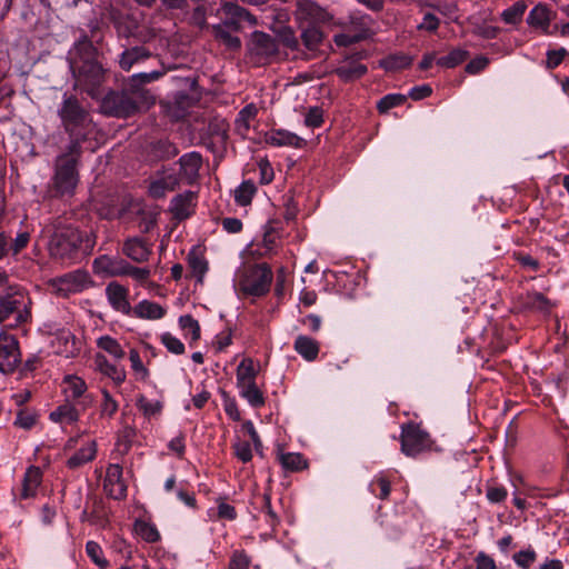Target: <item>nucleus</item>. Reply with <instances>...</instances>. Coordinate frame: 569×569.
<instances>
[{"label":"nucleus","mask_w":569,"mask_h":569,"mask_svg":"<svg viewBox=\"0 0 569 569\" xmlns=\"http://www.w3.org/2000/svg\"><path fill=\"white\" fill-rule=\"evenodd\" d=\"M82 147L74 141L66 144L53 162V176L50 179L49 191L53 197L63 198L73 196L79 183V162Z\"/></svg>","instance_id":"obj_1"},{"label":"nucleus","mask_w":569,"mask_h":569,"mask_svg":"<svg viewBox=\"0 0 569 569\" xmlns=\"http://www.w3.org/2000/svg\"><path fill=\"white\" fill-rule=\"evenodd\" d=\"M94 246L90 234L72 226H54L49 242L50 254L62 262L74 261L80 254L89 253Z\"/></svg>","instance_id":"obj_2"},{"label":"nucleus","mask_w":569,"mask_h":569,"mask_svg":"<svg viewBox=\"0 0 569 569\" xmlns=\"http://www.w3.org/2000/svg\"><path fill=\"white\" fill-rule=\"evenodd\" d=\"M58 116L61 120L64 131L69 136V142L74 141L78 147L87 140L88 130L91 124L89 112L81 106L76 97L63 94L62 102L58 109Z\"/></svg>","instance_id":"obj_3"},{"label":"nucleus","mask_w":569,"mask_h":569,"mask_svg":"<svg viewBox=\"0 0 569 569\" xmlns=\"http://www.w3.org/2000/svg\"><path fill=\"white\" fill-rule=\"evenodd\" d=\"M153 102V98L144 90L110 91L102 98L100 108L108 116L127 118Z\"/></svg>","instance_id":"obj_4"},{"label":"nucleus","mask_w":569,"mask_h":569,"mask_svg":"<svg viewBox=\"0 0 569 569\" xmlns=\"http://www.w3.org/2000/svg\"><path fill=\"white\" fill-rule=\"evenodd\" d=\"M272 271L266 263L246 267L238 276L236 288L246 297L259 298L269 292Z\"/></svg>","instance_id":"obj_5"},{"label":"nucleus","mask_w":569,"mask_h":569,"mask_svg":"<svg viewBox=\"0 0 569 569\" xmlns=\"http://www.w3.org/2000/svg\"><path fill=\"white\" fill-rule=\"evenodd\" d=\"M248 59L254 68L282 60L277 40L263 31H253L247 42Z\"/></svg>","instance_id":"obj_6"},{"label":"nucleus","mask_w":569,"mask_h":569,"mask_svg":"<svg viewBox=\"0 0 569 569\" xmlns=\"http://www.w3.org/2000/svg\"><path fill=\"white\" fill-rule=\"evenodd\" d=\"M29 303L30 300L22 289L9 287L7 292L0 296V322L10 319V317H14V326L26 322L30 317Z\"/></svg>","instance_id":"obj_7"},{"label":"nucleus","mask_w":569,"mask_h":569,"mask_svg":"<svg viewBox=\"0 0 569 569\" xmlns=\"http://www.w3.org/2000/svg\"><path fill=\"white\" fill-rule=\"evenodd\" d=\"M71 71H104L92 43L84 37L69 52Z\"/></svg>","instance_id":"obj_8"},{"label":"nucleus","mask_w":569,"mask_h":569,"mask_svg":"<svg viewBox=\"0 0 569 569\" xmlns=\"http://www.w3.org/2000/svg\"><path fill=\"white\" fill-rule=\"evenodd\" d=\"M61 392L64 400L77 405L82 411L92 407L96 398L88 391V385L83 378L77 375H66L61 381Z\"/></svg>","instance_id":"obj_9"},{"label":"nucleus","mask_w":569,"mask_h":569,"mask_svg":"<svg viewBox=\"0 0 569 569\" xmlns=\"http://www.w3.org/2000/svg\"><path fill=\"white\" fill-rule=\"evenodd\" d=\"M430 447L428 432L416 423L401 427V451L408 457H416Z\"/></svg>","instance_id":"obj_10"},{"label":"nucleus","mask_w":569,"mask_h":569,"mask_svg":"<svg viewBox=\"0 0 569 569\" xmlns=\"http://www.w3.org/2000/svg\"><path fill=\"white\" fill-rule=\"evenodd\" d=\"M295 18L298 26L302 27L321 26L329 22L332 17L313 0H297Z\"/></svg>","instance_id":"obj_11"},{"label":"nucleus","mask_w":569,"mask_h":569,"mask_svg":"<svg viewBox=\"0 0 569 569\" xmlns=\"http://www.w3.org/2000/svg\"><path fill=\"white\" fill-rule=\"evenodd\" d=\"M219 11L224 17L221 23L229 26L234 32H240L244 22L249 27L258 24L257 17L234 1L222 2Z\"/></svg>","instance_id":"obj_12"},{"label":"nucleus","mask_w":569,"mask_h":569,"mask_svg":"<svg viewBox=\"0 0 569 569\" xmlns=\"http://www.w3.org/2000/svg\"><path fill=\"white\" fill-rule=\"evenodd\" d=\"M92 283L90 274L84 270H76L53 280L52 286L58 295L68 297L89 288Z\"/></svg>","instance_id":"obj_13"},{"label":"nucleus","mask_w":569,"mask_h":569,"mask_svg":"<svg viewBox=\"0 0 569 569\" xmlns=\"http://www.w3.org/2000/svg\"><path fill=\"white\" fill-rule=\"evenodd\" d=\"M184 81L189 86V91H178L174 94L170 109L171 116L176 119L183 118L188 109L196 104L201 98V92L198 89V80L194 77H187Z\"/></svg>","instance_id":"obj_14"},{"label":"nucleus","mask_w":569,"mask_h":569,"mask_svg":"<svg viewBox=\"0 0 569 569\" xmlns=\"http://www.w3.org/2000/svg\"><path fill=\"white\" fill-rule=\"evenodd\" d=\"M20 350L13 336L0 332V371L11 373L20 363Z\"/></svg>","instance_id":"obj_15"},{"label":"nucleus","mask_w":569,"mask_h":569,"mask_svg":"<svg viewBox=\"0 0 569 569\" xmlns=\"http://www.w3.org/2000/svg\"><path fill=\"white\" fill-rule=\"evenodd\" d=\"M103 488L112 499L120 500L126 498L127 485L122 478V467L120 465L111 463L108 466Z\"/></svg>","instance_id":"obj_16"},{"label":"nucleus","mask_w":569,"mask_h":569,"mask_svg":"<svg viewBox=\"0 0 569 569\" xmlns=\"http://www.w3.org/2000/svg\"><path fill=\"white\" fill-rule=\"evenodd\" d=\"M179 186V176L172 169H164L149 184V194L152 198H163L168 192Z\"/></svg>","instance_id":"obj_17"},{"label":"nucleus","mask_w":569,"mask_h":569,"mask_svg":"<svg viewBox=\"0 0 569 569\" xmlns=\"http://www.w3.org/2000/svg\"><path fill=\"white\" fill-rule=\"evenodd\" d=\"M122 252L133 262L143 263L152 253V244L140 237H131L124 240Z\"/></svg>","instance_id":"obj_18"},{"label":"nucleus","mask_w":569,"mask_h":569,"mask_svg":"<svg viewBox=\"0 0 569 569\" xmlns=\"http://www.w3.org/2000/svg\"><path fill=\"white\" fill-rule=\"evenodd\" d=\"M74 87L87 92L93 99H101L103 96V76L104 73H72Z\"/></svg>","instance_id":"obj_19"},{"label":"nucleus","mask_w":569,"mask_h":569,"mask_svg":"<svg viewBox=\"0 0 569 569\" xmlns=\"http://www.w3.org/2000/svg\"><path fill=\"white\" fill-rule=\"evenodd\" d=\"M264 141L272 147L302 148L306 140L295 132L286 129H271L264 134Z\"/></svg>","instance_id":"obj_20"},{"label":"nucleus","mask_w":569,"mask_h":569,"mask_svg":"<svg viewBox=\"0 0 569 569\" xmlns=\"http://www.w3.org/2000/svg\"><path fill=\"white\" fill-rule=\"evenodd\" d=\"M108 302L118 312L130 315L131 306L129 302V290L118 282H110L106 287Z\"/></svg>","instance_id":"obj_21"},{"label":"nucleus","mask_w":569,"mask_h":569,"mask_svg":"<svg viewBox=\"0 0 569 569\" xmlns=\"http://www.w3.org/2000/svg\"><path fill=\"white\" fill-rule=\"evenodd\" d=\"M180 177L188 183H193L199 177L202 157L197 151L184 153L179 158Z\"/></svg>","instance_id":"obj_22"},{"label":"nucleus","mask_w":569,"mask_h":569,"mask_svg":"<svg viewBox=\"0 0 569 569\" xmlns=\"http://www.w3.org/2000/svg\"><path fill=\"white\" fill-rule=\"evenodd\" d=\"M96 369L103 376L110 378L113 383L119 387L127 378L123 367L111 363L106 356L97 353L94 357Z\"/></svg>","instance_id":"obj_23"},{"label":"nucleus","mask_w":569,"mask_h":569,"mask_svg":"<svg viewBox=\"0 0 569 569\" xmlns=\"http://www.w3.org/2000/svg\"><path fill=\"white\" fill-rule=\"evenodd\" d=\"M82 410L74 403L64 400L49 415V419L54 423L72 425L80 419Z\"/></svg>","instance_id":"obj_24"},{"label":"nucleus","mask_w":569,"mask_h":569,"mask_svg":"<svg viewBox=\"0 0 569 569\" xmlns=\"http://www.w3.org/2000/svg\"><path fill=\"white\" fill-rule=\"evenodd\" d=\"M127 264L128 261L124 259L101 256L94 260L93 268L98 273H106L111 277H123Z\"/></svg>","instance_id":"obj_25"},{"label":"nucleus","mask_w":569,"mask_h":569,"mask_svg":"<svg viewBox=\"0 0 569 569\" xmlns=\"http://www.w3.org/2000/svg\"><path fill=\"white\" fill-rule=\"evenodd\" d=\"M96 456L97 443L94 440H91L86 442L74 453H72L68 458L66 466L71 470H76L92 461L96 458Z\"/></svg>","instance_id":"obj_26"},{"label":"nucleus","mask_w":569,"mask_h":569,"mask_svg":"<svg viewBox=\"0 0 569 569\" xmlns=\"http://www.w3.org/2000/svg\"><path fill=\"white\" fill-rule=\"evenodd\" d=\"M214 39L228 50L234 51L241 48V40L229 26L217 23L211 27Z\"/></svg>","instance_id":"obj_27"},{"label":"nucleus","mask_w":569,"mask_h":569,"mask_svg":"<svg viewBox=\"0 0 569 569\" xmlns=\"http://www.w3.org/2000/svg\"><path fill=\"white\" fill-rule=\"evenodd\" d=\"M295 351L306 361H315L320 351L319 342L306 335H299L293 342Z\"/></svg>","instance_id":"obj_28"},{"label":"nucleus","mask_w":569,"mask_h":569,"mask_svg":"<svg viewBox=\"0 0 569 569\" xmlns=\"http://www.w3.org/2000/svg\"><path fill=\"white\" fill-rule=\"evenodd\" d=\"M193 201L194 193L191 191L177 194L170 202V211L177 219L183 220L191 214Z\"/></svg>","instance_id":"obj_29"},{"label":"nucleus","mask_w":569,"mask_h":569,"mask_svg":"<svg viewBox=\"0 0 569 569\" xmlns=\"http://www.w3.org/2000/svg\"><path fill=\"white\" fill-rule=\"evenodd\" d=\"M299 29L301 30L300 38L305 48L310 52L318 50L325 38L320 26H302Z\"/></svg>","instance_id":"obj_30"},{"label":"nucleus","mask_w":569,"mask_h":569,"mask_svg":"<svg viewBox=\"0 0 569 569\" xmlns=\"http://www.w3.org/2000/svg\"><path fill=\"white\" fill-rule=\"evenodd\" d=\"M133 315L140 319L158 320L166 315V309L157 302L142 300L133 308Z\"/></svg>","instance_id":"obj_31"},{"label":"nucleus","mask_w":569,"mask_h":569,"mask_svg":"<svg viewBox=\"0 0 569 569\" xmlns=\"http://www.w3.org/2000/svg\"><path fill=\"white\" fill-rule=\"evenodd\" d=\"M42 480V472L38 467H29L24 473L21 496L24 499L36 495Z\"/></svg>","instance_id":"obj_32"},{"label":"nucleus","mask_w":569,"mask_h":569,"mask_svg":"<svg viewBox=\"0 0 569 569\" xmlns=\"http://www.w3.org/2000/svg\"><path fill=\"white\" fill-rule=\"evenodd\" d=\"M282 44L290 51L292 59H310L312 53H306L300 50L299 39L291 28H284L280 33Z\"/></svg>","instance_id":"obj_33"},{"label":"nucleus","mask_w":569,"mask_h":569,"mask_svg":"<svg viewBox=\"0 0 569 569\" xmlns=\"http://www.w3.org/2000/svg\"><path fill=\"white\" fill-rule=\"evenodd\" d=\"M188 267L192 277L197 279V282L202 283L209 269L207 259L202 254L191 251L188 254Z\"/></svg>","instance_id":"obj_34"},{"label":"nucleus","mask_w":569,"mask_h":569,"mask_svg":"<svg viewBox=\"0 0 569 569\" xmlns=\"http://www.w3.org/2000/svg\"><path fill=\"white\" fill-rule=\"evenodd\" d=\"M468 58V52L461 49H453L447 54L438 57L436 60V68L439 69H455L465 62Z\"/></svg>","instance_id":"obj_35"},{"label":"nucleus","mask_w":569,"mask_h":569,"mask_svg":"<svg viewBox=\"0 0 569 569\" xmlns=\"http://www.w3.org/2000/svg\"><path fill=\"white\" fill-rule=\"evenodd\" d=\"M257 370L254 368L253 360L250 358H244L238 366L236 377H237V387L254 383L256 382Z\"/></svg>","instance_id":"obj_36"},{"label":"nucleus","mask_w":569,"mask_h":569,"mask_svg":"<svg viewBox=\"0 0 569 569\" xmlns=\"http://www.w3.org/2000/svg\"><path fill=\"white\" fill-rule=\"evenodd\" d=\"M239 395L247 400L253 408H260L264 405V396L257 383H249L238 387Z\"/></svg>","instance_id":"obj_37"},{"label":"nucleus","mask_w":569,"mask_h":569,"mask_svg":"<svg viewBox=\"0 0 569 569\" xmlns=\"http://www.w3.org/2000/svg\"><path fill=\"white\" fill-rule=\"evenodd\" d=\"M149 57L150 53L143 47H133L122 52L119 63L122 69L129 70L134 63Z\"/></svg>","instance_id":"obj_38"},{"label":"nucleus","mask_w":569,"mask_h":569,"mask_svg":"<svg viewBox=\"0 0 569 569\" xmlns=\"http://www.w3.org/2000/svg\"><path fill=\"white\" fill-rule=\"evenodd\" d=\"M134 532L146 542L154 543L160 540V533L156 525L142 519L134 521Z\"/></svg>","instance_id":"obj_39"},{"label":"nucleus","mask_w":569,"mask_h":569,"mask_svg":"<svg viewBox=\"0 0 569 569\" xmlns=\"http://www.w3.org/2000/svg\"><path fill=\"white\" fill-rule=\"evenodd\" d=\"M527 22L531 27L547 29L550 24V12L545 4H538L529 12Z\"/></svg>","instance_id":"obj_40"},{"label":"nucleus","mask_w":569,"mask_h":569,"mask_svg":"<svg viewBox=\"0 0 569 569\" xmlns=\"http://www.w3.org/2000/svg\"><path fill=\"white\" fill-rule=\"evenodd\" d=\"M96 342H97V347L99 349L109 353L114 359L121 360L124 358L126 352H124L123 348L121 347L119 341L117 339H114L113 337L108 336V335L101 336L97 339Z\"/></svg>","instance_id":"obj_41"},{"label":"nucleus","mask_w":569,"mask_h":569,"mask_svg":"<svg viewBox=\"0 0 569 569\" xmlns=\"http://www.w3.org/2000/svg\"><path fill=\"white\" fill-rule=\"evenodd\" d=\"M387 71H397L412 67V57L406 53L391 54L380 62Z\"/></svg>","instance_id":"obj_42"},{"label":"nucleus","mask_w":569,"mask_h":569,"mask_svg":"<svg viewBox=\"0 0 569 569\" xmlns=\"http://www.w3.org/2000/svg\"><path fill=\"white\" fill-rule=\"evenodd\" d=\"M526 10L527 4L523 1H517L505 9L500 16L505 23L516 26L522 21Z\"/></svg>","instance_id":"obj_43"},{"label":"nucleus","mask_w":569,"mask_h":569,"mask_svg":"<svg viewBox=\"0 0 569 569\" xmlns=\"http://www.w3.org/2000/svg\"><path fill=\"white\" fill-rule=\"evenodd\" d=\"M86 553L99 569H107L109 567V561L106 559L103 550L98 542L93 540L87 541Z\"/></svg>","instance_id":"obj_44"},{"label":"nucleus","mask_w":569,"mask_h":569,"mask_svg":"<svg viewBox=\"0 0 569 569\" xmlns=\"http://www.w3.org/2000/svg\"><path fill=\"white\" fill-rule=\"evenodd\" d=\"M370 492L381 499L386 500L390 496L391 486L390 481L382 475H377L369 483Z\"/></svg>","instance_id":"obj_45"},{"label":"nucleus","mask_w":569,"mask_h":569,"mask_svg":"<svg viewBox=\"0 0 569 569\" xmlns=\"http://www.w3.org/2000/svg\"><path fill=\"white\" fill-rule=\"evenodd\" d=\"M102 399L99 405L101 418H112L118 411L119 403L107 389H101Z\"/></svg>","instance_id":"obj_46"},{"label":"nucleus","mask_w":569,"mask_h":569,"mask_svg":"<svg viewBox=\"0 0 569 569\" xmlns=\"http://www.w3.org/2000/svg\"><path fill=\"white\" fill-rule=\"evenodd\" d=\"M362 27L360 28V32H343L335 36V42L338 47H348L350 44L357 43L361 40L366 39V21L367 19H362Z\"/></svg>","instance_id":"obj_47"},{"label":"nucleus","mask_w":569,"mask_h":569,"mask_svg":"<svg viewBox=\"0 0 569 569\" xmlns=\"http://www.w3.org/2000/svg\"><path fill=\"white\" fill-rule=\"evenodd\" d=\"M281 466L289 471H299L306 468L307 463L303 456L297 452H286L279 456Z\"/></svg>","instance_id":"obj_48"},{"label":"nucleus","mask_w":569,"mask_h":569,"mask_svg":"<svg viewBox=\"0 0 569 569\" xmlns=\"http://www.w3.org/2000/svg\"><path fill=\"white\" fill-rule=\"evenodd\" d=\"M256 191L257 188L252 181H243L234 190V200L239 206H247L251 202Z\"/></svg>","instance_id":"obj_49"},{"label":"nucleus","mask_w":569,"mask_h":569,"mask_svg":"<svg viewBox=\"0 0 569 569\" xmlns=\"http://www.w3.org/2000/svg\"><path fill=\"white\" fill-rule=\"evenodd\" d=\"M137 407L142 413L150 418L161 413L163 405L160 400H150L144 396L137 399Z\"/></svg>","instance_id":"obj_50"},{"label":"nucleus","mask_w":569,"mask_h":569,"mask_svg":"<svg viewBox=\"0 0 569 569\" xmlns=\"http://www.w3.org/2000/svg\"><path fill=\"white\" fill-rule=\"evenodd\" d=\"M179 325L184 331L186 337H190L192 341L200 338L199 322L190 315H184L179 318Z\"/></svg>","instance_id":"obj_51"},{"label":"nucleus","mask_w":569,"mask_h":569,"mask_svg":"<svg viewBox=\"0 0 569 569\" xmlns=\"http://www.w3.org/2000/svg\"><path fill=\"white\" fill-rule=\"evenodd\" d=\"M407 100V97L401 93H389L382 97L378 103L377 109L380 113H386L390 109L401 106Z\"/></svg>","instance_id":"obj_52"},{"label":"nucleus","mask_w":569,"mask_h":569,"mask_svg":"<svg viewBox=\"0 0 569 569\" xmlns=\"http://www.w3.org/2000/svg\"><path fill=\"white\" fill-rule=\"evenodd\" d=\"M258 114V108L253 103H249L243 107L236 119L238 128L248 130L250 128V121L253 120Z\"/></svg>","instance_id":"obj_53"},{"label":"nucleus","mask_w":569,"mask_h":569,"mask_svg":"<svg viewBox=\"0 0 569 569\" xmlns=\"http://www.w3.org/2000/svg\"><path fill=\"white\" fill-rule=\"evenodd\" d=\"M512 559L518 567H520L522 569H528L536 561L537 553L531 547H529L525 550H520L519 552H516L513 555Z\"/></svg>","instance_id":"obj_54"},{"label":"nucleus","mask_w":569,"mask_h":569,"mask_svg":"<svg viewBox=\"0 0 569 569\" xmlns=\"http://www.w3.org/2000/svg\"><path fill=\"white\" fill-rule=\"evenodd\" d=\"M162 345L173 355H182L184 352V345L180 339L171 335L170 332H163L160 336Z\"/></svg>","instance_id":"obj_55"},{"label":"nucleus","mask_w":569,"mask_h":569,"mask_svg":"<svg viewBox=\"0 0 569 569\" xmlns=\"http://www.w3.org/2000/svg\"><path fill=\"white\" fill-rule=\"evenodd\" d=\"M486 497L490 503H501L508 497V491L500 485H488L486 489Z\"/></svg>","instance_id":"obj_56"},{"label":"nucleus","mask_w":569,"mask_h":569,"mask_svg":"<svg viewBox=\"0 0 569 569\" xmlns=\"http://www.w3.org/2000/svg\"><path fill=\"white\" fill-rule=\"evenodd\" d=\"M323 123V110L320 107H311L305 116V124L309 128H319Z\"/></svg>","instance_id":"obj_57"},{"label":"nucleus","mask_w":569,"mask_h":569,"mask_svg":"<svg viewBox=\"0 0 569 569\" xmlns=\"http://www.w3.org/2000/svg\"><path fill=\"white\" fill-rule=\"evenodd\" d=\"M150 274L151 270L149 268L134 267L129 262L123 271V276H129L139 283L146 282L149 279Z\"/></svg>","instance_id":"obj_58"},{"label":"nucleus","mask_w":569,"mask_h":569,"mask_svg":"<svg viewBox=\"0 0 569 569\" xmlns=\"http://www.w3.org/2000/svg\"><path fill=\"white\" fill-rule=\"evenodd\" d=\"M156 152L160 158L170 159L178 154V148L168 140H159L154 146Z\"/></svg>","instance_id":"obj_59"},{"label":"nucleus","mask_w":569,"mask_h":569,"mask_svg":"<svg viewBox=\"0 0 569 569\" xmlns=\"http://www.w3.org/2000/svg\"><path fill=\"white\" fill-rule=\"evenodd\" d=\"M136 435H137L136 429L130 426H126L120 431L119 437H118V446L120 448H122L123 452H127L130 449V447L136 438Z\"/></svg>","instance_id":"obj_60"},{"label":"nucleus","mask_w":569,"mask_h":569,"mask_svg":"<svg viewBox=\"0 0 569 569\" xmlns=\"http://www.w3.org/2000/svg\"><path fill=\"white\" fill-rule=\"evenodd\" d=\"M512 257L525 269L537 271L540 267V262L537 259L532 258L530 254L525 253L522 251H515L512 253Z\"/></svg>","instance_id":"obj_61"},{"label":"nucleus","mask_w":569,"mask_h":569,"mask_svg":"<svg viewBox=\"0 0 569 569\" xmlns=\"http://www.w3.org/2000/svg\"><path fill=\"white\" fill-rule=\"evenodd\" d=\"M129 360L131 363V369L142 379L147 378L149 375L148 369L144 367L139 352L136 349H131L129 352Z\"/></svg>","instance_id":"obj_62"},{"label":"nucleus","mask_w":569,"mask_h":569,"mask_svg":"<svg viewBox=\"0 0 569 569\" xmlns=\"http://www.w3.org/2000/svg\"><path fill=\"white\" fill-rule=\"evenodd\" d=\"M190 23L199 29H203V28L208 27L207 9L204 6L199 4L193 9V11L190 16Z\"/></svg>","instance_id":"obj_63"},{"label":"nucleus","mask_w":569,"mask_h":569,"mask_svg":"<svg viewBox=\"0 0 569 569\" xmlns=\"http://www.w3.org/2000/svg\"><path fill=\"white\" fill-rule=\"evenodd\" d=\"M250 566V558L244 551L237 550L232 553L229 569H248Z\"/></svg>","instance_id":"obj_64"}]
</instances>
